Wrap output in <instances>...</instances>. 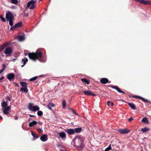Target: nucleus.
<instances>
[{
    "mask_svg": "<svg viewBox=\"0 0 151 151\" xmlns=\"http://www.w3.org/2000/svg\"><path fill=\"white\" fill-rule=\"evenodd\" d=\"M24 55L25 56L28 55L29 58L34 61L38 60L40 62H45L47 60L45 54L41 49H37L35 53H24Z\"/></svg>",
    "mask_w": 151,
    "mask_h": 151,
    "instance_id": "f257e3e1",
    "label": "nucleus"
},
{
    "mask_svg": "<svg viewBox=\"0 0 151 151\" xmlns=\"http://www.w3.org/2000/svg\"><path fill=\"white\" fill-rule=\"evenodd\" d=\"M6 18L7 21L9 22V25L12 26L14 19L13 14L10 12H9L6 13Z\"/></svg>",
    "mask_w": 151,
    "mask_h": 151,
    "instance_id": "f03ea898",
    "label": "nucleus"
},
{
    "mask_svg": "<svg viewBox=\"0 0 151 151\" xmlns=\"http://www.w3.org/2000/svg\"><path fill=\"white\" fill-rule=\"evenodd\" d=\"M82 138L79 136H76L73 140V145L75 146L79 147L82 143Z\"/></svg>",
    "mask_w": 151,
    "mask_h": 151,
    "instance_id": "7ed1b4c3",
    "label": "nucleus"
},
{
    "mask_svg": "<svg viewBox=\"0 0 151 151\" xmlns=\"http://www.w3.org/2000/svg\"><path fill=\"white\" fill-rule=\"evenodd\" d=\"M37 1H36L31 0L29 1L27 4V7L30 9H33L35 7V5L36 4Z\"/></svg>",
    "mask_w": 151,
    "mask_h": 151,
    "instance_id": "20e7f679",
    "label": "nucleus"
},
{
    "mask_svg": "<svg viewBox=\"0 0 151 151\" xmlns=\"http://www.w3.org/2000/svg\"><path fill=\"white\" fill-rule=\"evenodd\" d=\"M28 109L31 111L35 112L40 110L39 107L37 105L33 106V104L30 103L28 106Z\"/></svg>",
    "mask_w": 151,
    "mask_h": 151,
    "instance_id": "39448f33",
    "label": "nucleus"
},
{
    "mask_svg": "<svg viewBox=\"0 0 151 151\" xmlns=\"http://www.w3.org/2000/svg\"><path fill=\"white\" fill-rule=\"evenodd\" d=\"M12 51V48L10 47H8L6 48L4 53L6 55V56L7 57L10 56L11 55Z\"/></svg>",
    "mask_w": 151,
    "mask_h": 151,
    "instance_id": "423d86ee",
    "label": "nucleus"
},
{
    "mask_svg": "<svg viewBox=\"0 0 151 151\" xmlns=\"http://www.w3.org/2000/svg\"><path fill=\"white\" fill-rule=\"evenodd\" d=\"M117 130L121 134H127L130 132V130L127 129H120Z\"/></svg>",
    "mask_w": 151,
    "mask_h": 151,
    "instance_id": "0eeeda50",
    "label": "nucleus"
},
{
    "mask_svg": "<svg viewBox=\"0 0 151 151\" xmlns=\"http://www.w3.org/2000/svg\"><path fill=\"white\" fill-rule=\"evenodd\" d=\"M83 92L84 93V94L85 95L87 96H95V95L94 93H93L92 92L90 91H83Z\"/></svg>",
    "mask_w": 151,
    "mask_h": 151,
    "instance_id": "6e6552de",
    "label": "nucleus"
},
{
    "mask_svg": "<svg viewBox=\"0 0 151 151\" xmlns=\"http://www.w3.org/2000/svg\"><path fill=\"white\" fill-rule=\"evenodd\" d=\"M6 77L9 81H11L14 78V73H10L6 75Z\"/></svg>",
    "mask_w": 151,
    "mask_h": 151,
    "instance_id": "1a4fd4ad",
    "label": "nucleus"
},
{
    "mask_svg": "<svg viewBox=\"0 0 151 151\" xmlns=\"http://www.w3.org/2000/svg\"><path fill=\"white\" fill-rule=\"evenodd\" d=\"M65 131L69 135H72L74 134V129H65Z\"/></svg>",
    "mask_w": 151,
    "mask_h": 151,
    "instance_id": "9d476101",
    "label": "nucleus"
},
{
    "mask_svg": "<svg viewBox=\"0 0 151 151\" xmlns=\"http://www.w3.org/2000/svg\"><path fill=\"white\" fill-rule=\"evenodd\" d=\"M40 139L43 142L46 141L48 139L47 136V134H44L41 136Z\"/></svg>",
    "mask_w": 151,
    "mask_h": 151,
    "instance_id": "9b49d317",
    "label": "nucleus"
},
{
    "mask_svg": "<svg viewBox=\"0 0 151 151\" xmlns=\"http://www.w3.org/2000/svg\"><path fill=\"white\" fill-rule=\"evenodd\" d=\"M11 109L10 106H8L4 108L3 110V112L4 114L7 115L9 113V111Z\"/></svg>",
    "mask_w": 151,
    "mask_h": 151,
    "instance_id": "f8f14e48",
    "label": "nucleus"
},
{
    "mask_svg": "<svg viewBox=\"0 0 151 151\" xmlns=\"http://www.w3.org/2000/svg\"><path fill=\"white\" fill-rule=\"evenodd\" d=\"M109 81L108 79L106 78H101L100 80V82L103 84L107 83Z\"/></svg>",
    "mask_w": 151,
    "mask_h": 151,
    "instance_id": "ddd939ff",
    "label": "nucleus"
},
{
    "mask_svg": "<svg viewBox=\"0 0 151 151\" xmlns=\"http://www.w3.org/2000/svg\"><path fill=\"white\" fill-rule=\"evenodd\" d=\"M18 40L20 42L22 41L25 40L24 35H21L18 36Z\"/></svg>",
    "mask_w": 151,
    "mask_h": 151,
    "instance_id": "4468645a",
    "label": "nucleus"
},
{
    "mask_svg": "<svg viewBox=\"0 0 151 151\" xmlns=\"http://www.w3.org/2000/svg\"><path fill=\"white\" fill-rule=\"evenodd\" d=\"M74 133H79L81 132L82 130V128L81 127H78L75 128L74 129Z\"/></svg>",
    "mask_w": 151,
    "mask_h": 151,
    "instance_id": "2eb2a0df",
    "label": "nucleus"
},
{
    "mask_svg": "<svg viewBox=\"0 0 151 151\" xmlns=\"http://www.w3.org/2000/svg\"><path fill=\"white\" fill-rule=\"evenodd\" d=\"M112 88L116 89L120 93L124 94L125 93L124 92L122 91L120 88H119L117 87L112 86Z\"/></svg>",
    "mask_w": 151,
    "mask_h": 151,
    "instance_id": "dca6fc26",
    "label": "nucleus"
},
{
    "mask_svg": "<svg viewBox=\"0 0 151 151\" xmlns=\"http://www.w3.org/2000/svg\"><path fill=\"white\" fill-rule=\"evenodd\" d=\"M55 106V105L53 103H49L47 105V107L50 110H52V108Z\"/></svg>",
    "mask_w": 151,
    "mask_h": 151,
    "instance_id": "f3484780",
    "label": "nucleus"
},
{
    "mask_svg": "<svg viewBox=\"0 0 151 151\" xmlns=\"http://www.w3.org/2000/svg\"><path fill=\"white\" fill-rule=\"evenodd\" d=\"M59 135L60 137L63 139H65L66 137L65 134L63 132L60 133L59 134Z\"/></svg>",
    "mask_w": 151,
    "mask_h": 151,
    "instance_id": "a211bd4d",
    "label": "nucleus"
},
{
    "mask_svg": "<svg viewBox=\"0 0 151 151\" xmlns=\"http://www.w3.org/2000/svg\"><path fill=\"white\" fill-rule=\"evenodd\" d=\"M37 124V122L36 121H33L29 123V127H32L33 126L36 124Z\"/></svg>",
    "mask_w": 151,
    "mask_h": 151,
    "instance_id": "6ab92c4d",
    "label": "nucleus"
},
{
    "mask_svg": "<svg viewBox=\"0 0 151 151\" xmlns=\"http://www.w3.org/2000/svg\"><path fill=\"white\" fill-rule=\"evenodd\" d=\"M32 135L33 137V140H35L38 138V136L32 131H31Z\"/></svg>",
    "mask_w": 151,
    "mask_h": 151,
    "instance_id": "aec40b11",
    "label": "nucleus"
},
{
    "mask_svg": "<svg viewBox=\"0 0 151 151\" xmlns=\"http://www.w3.org/2000/svg\"><path fill=\"white\" fill-rule=\"evenodd\" d=\"M28 60L27 59V58H24V59H23L22 61V63H23V65H22L21 66V67H22L24 66L25 65L26 63L27 62Z\"/></svg>",
    "mask_w": 151,
    "mask_h": 151,
    "instance_id": "412c9836",
    "label": "nucleus"
},
{
    "mask_svg": "<svg viewBox=\"0 0 151 151\" xmlns=\"http://www.w3.org/2000/svg\"><path fill=\"white\" fill-rule=\"evenodd\" d=\"M141 122L146 124H148L149 123V121L146 117H144L142 119Z\"/></svg>",
    "mask_w": 151,
    "mask_h": 151,
    "instance_id": "4be33fe9",
    "label": "nucleus"
},
{
    "mask_svg": "<svg viewBox=\"0 0 151 151\" xmlns=\"http://www.w3.org/2000/svg\"><path fill=\"white\" fill-rule=\"evenodd\" d=\"M20 91L22 92H24L25 93H27L28 92V90L27 89V87L26 88H21Z\"/></svg>",
    "mask_w": 151,
    "mask_h": 151,
    "instance_id": "5701e85b",
    "label": "nucleus"
},
{
    "mask_svg": "<svg viewBox=\"0 0 151 151\" xmlns=\"http://www.w3.org/2000/svg\"><path fill=\"white\" fill-rule=\"evenodd\" d=\"M81 81L83 83H85L87 84H89L90 83V81L87 80L86 78H82L81 79Z\"/></svg>",
    "mask_w": 151,
    "mask_h": 151,
    "instance_id": "b1692460",
    "label": "nucleus"
},
{
    "mask_svg": "<svg viewBox=\"0 0 151 151\" xmlns=\"http://www.w3.org/2000/svg\"><path fill=\"white\" fill-rule=\"evenodd\" d=\"M7 104L5 101H3L1 103V106L3 108H5L7 106Z\"/></svg>",
    "mask_w": 151,
    "mask_h": 151,
    "instance_id": "393cba45",
    "label": "nucleus"
},
{
    "mask_svg": "<svg viewBox=\"0 0 151 151\" xmlns=\"http://www.w3.org/2000/svg\"><path fill=\"white\" fill-rule=\"evenodd\" d=\"M128 105L130 106L131 109L134 110L135 109V106L133 103H129Z\"/></svg>",
    "mask_w": 151,
    "mask_h": 151,
    "instance_id": "a878e982",
    "label": "nucleus"
},
{
    "mask_svg": "<svg viewBox=\"0 0 151 151\" xmlns=\"http://www.w3.org/2000/svg\"><path fill=\"white\" fill-rule=\"evenodd\" d=\"M21 85L23 87V88L27 87V83L24 82H20Z\"/></svg>",
    "mask_w": 151,
    "mask_h": 151,
    "instance_id": "bb28decb",
    "label": "nucleus"
},
{
    "mask_svg": "<svg viewBox=\"0 0 151 151\" xmlns=\"http://www.w3.org/2000/svg\"><path fill=\"white\" fill-rule=\"evenodd\" d=\"M149 129L147 127H145L143 128H142L141 131L143 133H144L146 132H148L149 130Z\"/></svg>",
    "mask_w": 151,
    "mask_h": 151,
    "instance_id": "cd10ccee",
    "label": "nucleus"
},
{
    "mask_svg": "<svg viewBox=\"0 0 151 151\" xmlns=\"http://www.w3.org/2000/svg\"><path fill=\"white\" fill-rule=\"evenodd\" d=\"M22 23L21 22H19L15 24L14 25L16 28L17 27H20L22 25Z\"/></svg>",
    "mask_w": 151,
    "mask_h": 151,
    "instance_id": "c85d7f7f",
    "label": "nucleus"
},
{
    "mask_svg": "<svg viewBox=\"0 0 151 151\" xmlns=\"http://www.w3.org/2000/svg\"><path fill=\"white\" fill-rule=\"evenodd\" d=\"M10 2L12 4H17L18 3V1L17 0H11Z\"/></svg>",
    "mask_w": 151,
    "mask_h": 151,
    "instance_id": "c756f323",
    "label": "nucleus"
},
{
    "mask_svg": "<svg viewBox=\"0 0 151 151\" xmlns=\"http://www.w3.org/2000/svg\"><path fill=\"white\" fill-rule=\"evenodd\" d=\"M0 18L1 19V21L3 22H5L6 19L4 17H3V16L2 15H0Z\"/></svg>",
    "mask_w": 151,
    "mask_h": 151,
    "instance_id": "7c9ffc66",
    "label": "nucleus"
},
{
    "mask_svg": "<svg viewBox=\"0 0 151 151\" xmlns=\"http://www.w3.org/2000/svg\"><path fill=\"white\" fill-rule=\"evenodd\" d=\"M37 115L40 116H41L43 115V112L42 111H39L37 113Z\"/></svg>",
    "mask_w": 151,
    "mask_h": 151,
    "instance_id": "2f4dec72",
    "label": "nucleus"
},
{
    "mask_svg": "<svg viewBox=\"0 0 151 151\" xmlns=\"http://www.w3.org/2000/svg\"><path fill=\"white\" fill-rule=\"evenodd\" d=\"M35 129L37 130L40 133H42L43 132V131L42 129L38 128V127H36Z\"/></svg>",
    "mask_w": 151,
    "mask_h": 151,
    "instance_id": "473e14b6",
    "label": "nucleus"
},
{
    "mask_svg": "<svg viewBox=\"0 0 151 151\" xmlns=\"http://www.w3.org/2000/svg\"><path fill=\"white\" fill-rule=\"evenodd\" d=\"M111 149V145H110L109 146L107 147L105 150V151H109Z\"/></svg>",
    "mask_w": 151,
    "mask_h": 151,
    "instance_id": "72a5a7b5",
    "label": "nucleus"
},
{
    "mask_svg": "<svg viewBox=\"0 0 151 151\" xmlns=\"http://www.w3.org/2000/svg\"><path fill=\"white\" fill-rule=\"evenodd\" d=\"M37 76L34 77L30 79L29 81H33L37 79Z\"/></svg>",
    "mask_w": 151,
    "mask_h": 151,
    "instance_id": "f704fd0d",
    "label": "nucleus"
},
{
    "mask_svg": "<svg viewBox=\"0 0 151 151\" xmlns=\"http://www.w3.org/2000/svg\"><path fill=\"white\" fill-rule=\"evenodd\" d=\"M66 102L65 100H63L62 102L63 107V108L66 107Z\"/></svg>",
    "mask_w": 151,
    "mask_h": 151,
    "instance_id": "c9c22d12",
    "label": "nucleus"
},
{
    "mask_svg": "<svg viewBox=\"0 0 151 151\" xmlns=\"http://www.w3.org/2000/svg\"><path fill=\"white\" fill-rule=\"evenodd\" d=\"M140 99L144 102H148L149 101H148L147 100L141 97L140 98Z\"/></svg>",
    "mask_w": 151,
    "mask_h": 151,
    "instance_id": "e433bc0d",
    "label": "nucleus"
},
{
    "mask_svg": "<svg viewBox=\"0 0 151 151\" xmlns=\"http://www.w3.org/2000/svg\"><path fill=\"white\" fill-rule=\"evenodd\" d=\"M4 48V47L3 45L0 46V52Z\"/></svg>",
    "mask_w": 151,
    "mask_h": 151,
    "instance_id": "4c0bfd02",
    "label": "nucleus"
},
{
    "mask_svg": "<svg viewBox=\"0 0 151 151\" xmlns=\"http://www.w3.org/2000/svg\"><path fill=\"white\" fill-rule=\"evenodd\" d=\"M9 45V43L6 42L4 43L3 45L4 47L5 48L8 45Z\"/></svg>",
    "mask_w": 151,
    "mask_h": 151,
    "instance_id": "58836bf2",
    "label": "nucleus"
},
{
    "mask_svg": "<svg viewBox=\"0 0 151 151\" xmlns=\"http://www.w3.org/2000/svg\"><path fill=\"white\" fill-rule=\"evenodd\" d=\"M11 27H10V29L11 30H13L15 28H16L15 27L14 25L13 26H11Z\"/></svg>",
    "mask_w": 151,
    "mask_h": 151,
    "instance_id": "ea45409f",
    "label": "nucleus"
},
{
    "mask_svg": "<svg viewBox=\"0 0 151 151\" xmlns=\"http://www.w3.org/2000/svg\"><path fill=\"white\" fill-rule=\"evenodd\" d=\"M133 97L134 98H137L138 99H140V98L141 97V96H133Z\"/></svg>",
    "mask_w": 151,
    "mask_h": 151,
    "instance_id": "a19ab883",
    "label": "nucleus"
},
{
    "mask_svg": "<svg viewBox=\"0 0 151 151\" xmlns=\"http://www.w3.org/2000/svg\"><path fill=\"white\" fill-rule=\"evenodd\" d=\"M2 66H3V68L2 69L4 70L6 68V65L5 64H3V65Z\"/></svg>",
    "mask_w": 151,
    "mask_h": 151,
    "instance_id": "79ce46f5",
    "label": "nucleus"
},
{
    "mask_svg": "<svg viewBox=\"0 0 151 151\" xmlns=\"http://www.w3.org/2000/svg\"><path fill=\"white\" fill-rule=\"evenodd\" d=\"M133 120V118H130L128 119V120L129 122H130Z\"/></svg>",
    "mask_w": 151,
    "mask_h": 151,
    "instance_id": "37998d69",
    "label": "nucleus"
},
{
    "mask_svg": "<svg viewBox=\"0 0 151 151\" xmlns=\"http://www.w3.org/2000/svg\"><path fill=\"white\" fill-rule=\"evenodd\" d=\"M14 85L16 86H17V87H18L19 86V85H18V84L17 83H14Z\"/></svg>",
    "mask_w": 151,
    "mask_h": 151,
    "instance_id": "c03bdc74",
    "label": "nucleus"
},
{
    "mask_svg": "<svg viewBox=\"0 0 151 151\" xmlns=\"http://www.w3.org/2000/svg\"><path fill=\"white\" fill-rule=\"evenodd\" d=\"M72 111L73 112V113L75 114L76 115H78V114L75 111L73 110H72Z\"/></svg>",
    "mask_w": 151,
    "mask_h": 151,
    "instance_id": "a18cd8bd",
    "label": "nucleus"
},
{
    "mask_svg": "<svg viewBox=\"0 0 151 151\" xmlns=\"http://www.w3.org/2000/svg\"><path fill=\"white\" fill-rule=\"evenodd\" d=\"M110 101H108L107 102V105L108 106H110Z\"/></svg>",
    "mask_w": 151,
    "mask_h": 151,
    "instance_id": "49530a36",
    "label": "nucleus"
},
{
    "mask_svg": "<svg viewBox=\"0 0 151 151\" xmlns=\"http://www.w3.org/2000/svg\"><path fill=\"white\" fill-rule=\"evenodd\" d=\"M37 123H38V124L40 125H42V122H37Z\"/></svg>",
    "mask_w": 151,
    "mask_h": 151,
    "instance_id": "de8ad7c7",
    "label": "nucleus"
},
{
    "mask_svg": "<svg viewBox=\"0 0 151 151\" xmlns=\"http://www.w3.org/2000/svg\"><path fill=\"white\" fill-rule=\"evenodd\" d=\"M16 59V58H12V60H11V61H13V62H14Z\"/></svg>",
    "mask_w": 151,
    "mask_h": 151,
    "instance_id": "09e8293b",
    "label": "nucleus"
},
{
    "mask_svg": "<svg viewBox=\"0 0 151 151\" xmlns=\"http://www.w3.org/2000/svg\"><path fill=\"white\" fill-rule=\"evenodd\" d=\"M29 116L30 117H35V116L33 115H32L30 114H29Z\"/></svg>",
    "mask_w": 151,
    "mask_h": 151,
    "instance_id": "8fccbe9b",
    "label": "nucleus"
},
{
    "mask_svg": "<svg viewBox=\"0 0 151 151\" xmlns=\"http://www.w3.org/2000/svg\"><path fill=\"white\" fill-rule=\"evenodd\" d=\"M18 118L17 116H16L15 117L14 119L16 120H17L18 119Z\"/></svg>",
    "mask_w": 151,
    "mask_h": 151,
    "instance_id": "3c124183",
    "label": "nucleus"
},
{
    "mask_svg": "<svg viewBox=\"0 0 151 151\" xmlns=\"http://www.w3.org/2000/svg\"><path fill=\"white\" fill-rule=\"evenodd\" d=\"M4 70L2 69L0 70V74Z\"/></svg>",
    "mask_w": 151,
    "mask_h": 151,
    "instance_id": "603ef678",
    "label": "nucleus"
},
{
    "mask_svg": "<svg viewBox=\"0 0 151 151\" xmlns=\"http://www.w3.org/2000/svg\"><path fill=\"white\" fill-rule=\"evenodd\" d=\"M4 78V76L0 78V81H1V80L3 79Z\"/></svg>",
    "mask_w": 151,
    "mask_h": 151,
    "instance_id": "864d4df0",
    "label": "nucleus"
},
{
    "mask_svg": "<svg viewBox=\"0 0 151 151\" xmlns=\"http://www.w3.org/2000/svg\"><path fill=\"white\" fill-rule=\"evenodd\" d=\"M110 103L111 104L112 106H113L114 105V103L112 102H110Z\"/></svg>",
    "mask_w": 151,
    "mask_h": 151,
    "instance_id": "5fc2aeb1",
    "label": "nucleus"
},
{
    "mask_svg": "<svg viewBox=\"0 0 151 151\" xmlns=\"http://www.w3.org/2000/svg\"><path fill=\"white\" fill-rule=\"evenodd\" d=\"M2 119V117L1 116H0V119Z\"/></svg>",
    "mask_w": 151,
    "mask_h": 151,
    "instance_id": "6e6d98bb",
    "label": "nucleus"
},
{
    "mask_svg": "<svg viewBox=\"0 0 151 151\" xmlns=\"http://www.w3.org/2000/svg\"><path fill=\"white\" fill-rule=\"evenodd\" d=\"M69 109H70V110H72H72H73V109H71V108H69Z\"/></svg>",
    "mask_w": 151,
    "mask_h": 151,
    "instance_id": "4d7b16f0",
    "label": "nucleus"
},
{
    "mask_svg": "<svg viewBox=\"0 0 151 151\" xmlns=\"http://www.w3.org/2000/svg\"><path fill=\"white\" fill-rule=\"evenodd\" d=\"M60 151H65V150H60Z\"/></svg>",
    "mask_w": 151,
    "mask_h": 151,
    "instance_id": "13d9d810",
    "label": "nucleus"
},
{
    "mask_svg": "<svg viewBox=\"0 0 151 151\" xmlns=\"http://www.w3.org/2000/svg\"><path fill=\"white\" fill-rule=\"evenodd\" d=\"M29 120H30V118H29Z\"/></svg>",
    "mask_w": 151,
    "mask_h": 151,
    "instance_id": "bf43d9fd",
    "label": "nucleus"
},
{
    "mask_svg": "<svg viewBox=\"0 0 151 151\" xmlns=\"http://www.w3.org/2000/svg\"><path fill=\"white\" fill-rule=\"evenodd\" d=\"M114 151H117V150H115Z\"/></svg>",
    "mask_w": 151,
    "mask_h": 151,
    "instance_id": "052dcab7",
    "label": "nucleus"
}]
</instances>
